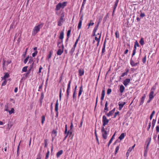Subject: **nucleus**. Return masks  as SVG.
<instances>
[{
	"instance_id": "62",
	"label": "nucleus",
	"mask_w": 159,
	"mask_h": 159,
	"mask_svg": "<svg viewBox=\"0 0 159 159\" xmlns=\"http://www.w3.org/2000/svg\"><path fill=\"white\" fill-rule=\"evenodd\" d=\"M43 69V67L41 66H40V67L39 68V72H38V73H40L41 72V70Z\"/></svg>"
},
{
	"instance_id": "12",
	"label": "nucleus",
	"mask_w": 159,
	"mask_h": 159,
	"mask_svg": "<svg viewBox=\"0 0 159 159\" xmlns=\"http://www.w3.org/2000/svg\"><path fill=\"white\" fill-rule=\"evenodd\" d=\"M58 100H57V102H56L55 105V111L57 112L56 116H58Z\"/></svg>"
},
{
	"instance_id": "42",
	"label": "nucleus",
	"mask_w": 159,
	"mask_h": 159,
	"mask_svg": "<svg viewBox=\"0 0 159 159\" xmlns=\"http://www.w3.org/2000/svg\"><path fill=\"white\" fill-rule=\"evenodd\" d=\"M71 31V29L67 31V37H68V38H69V37Z\"/></svg>"
},
{
	"instance_id": "25",
	"label": "nucleus",
	"mask_w": 159,
	"mask_h": 159,
	"mask_svg": "<svg viewBox=\"0 0 159 159\" xmlns=\"http://www.w3.org/2000/svg\"><path fill=\"white\" fill-rule=\"evenodd\" d=\"M125 89V87H124V86L123 85H121L120 86V92L121 93H123L124 91V90Z\"/></svg>"
},
{
	"instance_id": "38",
	"label": "nucleus",
	"mask_w": 159,
	"mask_h": 159,
	"mask_svg": "<svg viewBox=\"0 0 159 159\" xmlns=\"http://www.w3.org/2000/svg\"><path fill=\"white\" fill-rule=\"evenodd\" d=\"M155 113V111H153L152 112V113L151 114L150 116V120H151L152 119V117L153 116V115H154Z\"/></svg>"
},
{
	"instance_id": "57",
	"label": "nucleus",
	"mask_w": 159,
	"mask_h": 159,
	"mask_svg": "<svg viewBox=\"0 0 159 159\" xmlns=\"http://www.w3.org/2000/svg\"><path fill=\"white\" fill-rule=\"evenodd\" d=\"M31 70H29L28 71V72L25 75V76L27 77L28 75L30 73V72H31Z\"/></svg>"
},
{
	"instance_id": "54",
	"label": "nucleus",
	"mask_w": 159,
	"mask_h": 159,
	"mask_svg": "<svg viewBox=\"0 0 159 159\" xmlns=\"http://www.w3.org/2000/svg\"><path fill=\"white\" fill-rule=\"evenodd\" d=\"M84 73V71L83 70H81L80 69V76H82L83 75Z\"/></svg>"
},
{
	"instance_id": "4",
	"label": "nucleus",
	"mask_w": 159,
	"mask_h": 159,
	"mask_svg": "<svg viewBox=\"0 0 159 159\" xmlns=\"http://www.w3.org/2000/svg\"><path fill=\"white\" fill-rule=\"evenodd\" d=\"M106 39H105L102 48V55H103L104 54V52H105V47H106Z\"/></svg>"
},
{
	"instance_id": "14",
	"label": "nucleus",
	"mask_w": 159,
	"mask_h": 159,
	"mask_svg": "<svg viewBox=\"0 0 159 159\" xmlns=\"http://www.w3.org/2000/svg\"><path fill=\"white\" fill-rule=\"evenodd\" d=\"M115 134H116V132L113 134V135H112V137L110 139V141H109V143H108V145H107L108 147H109V146L110 145V144L112 142L113 140V139L114 138V137L115 136Z\"/></svg>"
},
{
	"instance_id": "5",
	"label": "nucleus",
	"mask_w": 159,
	"mask_h": 159,
	"mask_svg": "<svg viewBox=\"0 0 159 159\" xmlns=\"http://www.w3.org/2000/svg\"><path fill=\"white\" fill-rule=\"evenodd\" d=\"M64 15H62L60 17V20L58 21V25L59 26H61L62 25V22H63L64 20Z\"/></svg>"
},
{
	"instance_id": "1",
	"label": "nucleus",
	"mask_w": 159,
	"mask_h": 159,
	"mask_svg": "<svg viewBox=\"0 0 159 159\" xmlns=\"http://www.w3.org/2000/svg\"><path fill=\"white\" fill-rule=\"evenodd\" d=\"M105 126L102 125L101 129V132L102 133V137L104 139H106L107 138V135L109 134L110 128H109L108 130H106L104 128Z\"/></svg>"
},
{
	"instance_id": "39",
	"label": "nucleus",
	"mask_w": 159,
	"mask_h": 159,
	"mask_svg": "<svg viewBox=\"0 0 159 159\" xmlns=\"http://www.w3.org/2000/svg\"><path fill=\"white\" fill-rule=\"evenodd\" d=\"M120 148L119 146H117L115 149V154H116L118 152Z\"/></svg>"
},
{
	"instance_id": "2",
	"label": "nucleus",
	"mask_w": 159,
	"mask_h": 159,
	"mask_svg": "<svg viewBox=\"0 0 159 159\" xmlns=\"http://www.w3.org/2000/svg\"><path fill=\"white\" fill-rule=\"evenodd\" d=\"M43 25V24L42 23L35 26L33 30L32 35L35 36L40 31V29L42 28Z\"/></svg>"
},
{
	"instance_id": "37",
	"label": "nucleus",
	"mask_w": 159,
	"mask_h": 159,
	"mask_svg": "<svg viewBox=\"0 0 159 159\" xmlns=\"http://www.w3.org/2000/svg\"><path fill=\"white\" fill-rule=\"evenodd\" d=\"M14 109L13 108H11L10 111H8V112L10 115H11L12 113H14Z\"/></svg>"
},
{
	"instance_id": "3",
	"label": "nucleus",
	"mask_w": 159,
	"mask_h": 159,
	"mask_svg": "<svg viewBox=\"0 0 159 159\" xmlns=\"http://www.w3.org/2000/svg\"><path fill=\"white\" fill-rule=\"evenodd\" d=\"M109 122V120L107 119L105 116H103L102 118V125L105 126Z\"/></svg>"
},
{
	"instance_id": "28",
	"label": "nucleus",
	"mask_w": 159,
	"mask_h": 159,
	"mask_svg": "<svg viewBox=\"0 0 159 159\" xmlns=\"http://www.w3.org/2000/svg\"><path fill=\"white\" fill-rule=\"evenodd\" d=\"M130 64L132 67L135 66V62L133 60L132 58H131L130 60Z\"/></svg>"
},
{
	"instance_id": "43",
	"label": "nucleus",
	"mask_w": 159,
	"mask_h": 159,
	"mask_svg": "<svg viewBox=\"0 0 159 159\" xmlns=\"http://www.w3.org/2000/svg\"><path fill=\"white\" fill-rule=\"evenodd\" d=\"M33 60V57H30V59L29 60V63L31 64L33 62H34Z\"/></svg>"
},
{
	"instance_id": "9",
	"label": "nucleus",
	"mask_w": 159,
	"mask_h": 159,
	"mask_svg": "<svg viewBox=\"0 0 159 159\" xmlns=\"http://www.w3.org/2000/svg\"><path fill=\"white\" fill-rule=\"evenodd\" d=\"M70 83H71V81L70 80L69 82V83H68V85L67 88V92H67V98H68L69 93H70L69 90L70 89Z\"/></svg>"
},
{
	"instance_id": "31",
	"label": "nucleus",
	"mask_w": 159,
	"mask_h": 159,
	"mask_svg": "<svg viewBox=\"0 0 159 159\" xmlns=\"http://www.w3.org/2000/svg\"><path fill=\"white\" fill-rule=\"evenodd\" d=\"M63 50L59 49L57 52V54L58 55H61L63 52Z\"/></svg>"
},
{
	"instance_id": "61",
	"label": "nucleus",
	"mask_w": 159,
	"mask_h": 159,
	"mask_svg": "<svg viewBox=\"0 0 159 159\" xmlns=\"http://www.w3.org/2000/svg\"><path fill=\"white\" fill-rule=\"evenodd\" d=\"M145 14L144 13H141L140 14V16L142 18L144 17L145 16Z\"/></svg>"
},
{
	"instance_id": "46",
	"label": "nucleus",
	"mask_w": 159,
	"mask_h": 159,
	"mask_svg": "<svg viewBox=\"0 0 159 159\" xmlns=\"http://www.w3.org/2000/svg\"><path fill=\"white\" fill-rule=\"evenodd\" d=\"M86 0H83V1L81 6V10L83 8L84 5L85 4Z\"/></svg>"
},
{
	"instance_id": "11",
	"label": "nucleus",
	"mask_w": 159,
	"mask_h": 159,
	"mask_svg": "<svg viewBox=\"0 0 159 159\" xmlns=\"http://www.w3.org/2000/svg\"><path fill=\"white\" fill-rule=\"evenodd\" d=\"M146 97V95L144 94L143 96L141 97L140 99V101L139 105V106L142 105L144 103V100Z\"/></svg>"
},
{
	"instance_id": "23",
	"label": "nucleus",
	"mask_w": 159,
	"mask_h": 159,
	"mask_svg": "<svg viewBox=\"0 0 159 159\" xmlns=\"http://www.w3.org/2000/svg\"><path fill=\"white\" fill-rule=\"evenodd\" d=\"M57 131L56 130H53V131L52 132V140L53 139L54 137L56 136L57 135Z\"/></svg>"
},
{
	"instance_id": "48",
	"label": "nucleus",
	"mask_w": 159,
	"mask_h": 159,
	"mask_svg": "<svg viewBox=\"0 0 159 159\" xmlns=\"http://www.w3.org/2000/svg\"><path fill=\"white\" fill-rule=\"evenodd\" d=\"M92 21L91 20L90 22L88 24V25L89 26L88 28H89L90 26H92L94 25V23L91 22H92Z\"/></svg>"
},
{
	"instance_id": "64",
	"label": "nucleus",
	"mask_w": 159,
	"mask_h": 159,
	"mask_svg": "<svg viewBox=\"0 0 159 159\" xmlns=\"http://www.w3.org/2000/svg\"><path fill=\"white\" fill-rule=\"evenodd\" d=\"M156 130L157 133L159 132V125H157L156 127Z\"/></svg>"
},
{
	"instance_id": "55",
	"label": "nucleus",
	"mask_w": 159,
	"mask_h": 159,
	"mask_svg": "<svg viewBox=\"0 0 159 159\" xmlns=\"http://www.w3.org/2000/svg\"><path fill=\"white\" fill-rule=\"evenodd\" d=\"M5 80L3 81V83L2 84V86L5 85L6 84L7 81L6 80Z\"/></svg>"
},
{
	"instance_id": "50",
	"label": "nucleus",
	"mask_w": 159,
	"mask_h": 159,
	"mask_svg": "<svg viewBox=\"0 0 159 159\" xmlns=\"http://www.w3.org/2000/svg\"><path fill=\"white\" fill-rule=\"evenodd\" d=\"M111 92V89H107V93L108 95H109Z\"/></svg>"
},
{
	"instance_id": "21",
	"label": "nucleus",
	"mask_w": 159,
	"mask_h": 159,
	"mask_svg": "<svg viewBox=\"0 0 159 159\" xmlns=\"http://www.w3.org/2000/svg\"><path fill=\"white\" fill-rule=\"evenodd\" d=\"M126 133H122L120 136L119 137V139L120 140H122L125 137Z\"/></svg>"
},
{
	"instance_id": "6",
	"label": "nucleus",
	"mask_w": 159,
	"mask_h": 159,
	"mask_svg": "<svg viewBox=\"0 0 159 159\" xmlns=\"http://www.w3.org/2000/svg\"><path fill=\"white\" fill-rule=\"evenodd\" d=\"M78 40H76V42L75 43V44L73 46V47L71 48V50L70 52V54L71 55H72L73 53L75 51V48L76 46V44L78 43Z\"/></svg>"
},
{
	"instance_id": "32",
	"label": "nucleus",
	"mask_w": 159,
	"mask_h": 159,
	"mask_svg": "<svg viewBox=\"0 0 159 159\" xmlns=\"http://www.w3.org/2000/svg\"><path fill=\"white\" fill-rule=\"evenodd\" d=\"M156 122V119H153L152 120V129L155 126Z\"/></svg>"
},
{
	"instance_id": "35",
	"label": "nucleus",
	"mask_w": 159,
	"mask_h": 159,
	"mask_svg": "<svg viewBox=\"0 0 159 159\" xmlns=\"http://www.w3.org/2000/svg\"><path fill=\"white\" fill-rule=\"evenodd\" d=\"M9 106L8 105V103H7L6 105L5 106V109L4 110L5 111H8V108H9Z\"/></svg>"
},
{
	"instance_id": "44",
	"label": "nucleus",
	"mask_w": 159,
	"mask_h": 159,
	"mask_svg": "<svg viewBox=\"0 0 159 159\" xmlns=\"http://www.w3.org/2000/svg\"><path fill=\"white\" fill-rule=\"evenodd\" d=\"M146 55H145L144 57L143 58V59H142V61L144 64L145 63V62H146Z\"/></svg>"
},
{
	"instance_id": "49",
	"label": "nucleus",
	"mask_w": 159,
	"mask_h": 159,
	"mask_svg": "<svg viewBox=\"0 0 159 159\" xmlns=\"http://www.w3.org/2000/svg\"><path fill=\"white\" fill-rule=\"evenodd\" d=\"M61 88L60 89V93H59V99L61 101Z\"/></svg>"
},
{
	"instance_id": "26",
	"label": "nucleus",
	"mask_w": 159,
	"mask_h": 159,
	"mask_svg": "<svg viewBox=\"0 0 159 159\" xmlns=\"http://www.w3.org/2000/svg\"><path fill=\"white\" fill-rule=\"evenodd\" d=\"M114 113L112 111H111L108 112V113H107L106 112L105 113V114L107 117H109L112 116L114 114Z\"/></svg>"
},
{
	"instance_id": "52",
	"label": "nucleus",
	"mask_w": 159,
	"mask_h": 159,
	"mask_svg": "<svg viewBox=\"0 0 159 159\" xmlns=\"http://www.w3.org/2000/svg\"><path fill=\"white\" fill-rule=\"evenodd\" d=\"M29 58V56H28L24 60V63L25 64H26Z\"/></svg>"
},
{
	"instance_id": "7",
	"label": "nucleus",
	"mask_w": 159,
	"mask_h": 159,
	"mask_svg": "<svg viewBox=\"0 0 159 159\" xmlns=\"http://www.w3.org/2000/svg\"><path fill=\"white\" fill-rule=\"evenodd\" d=\"M65 134H67L66 136L65 137V139H66V138L67 137V136H68V134H70V135H71L72 134L71 132L70 133L69 131L67 132V125H65Z\"/></svg>"
},
{
	"instance_id": "59",
	"label": "nucleus",
	"mask_w": 159,
	"mask_h": 159,
	"mask_svg": "<svg viewBox=\"0 0 159 159\" xmlns=\"http://www.w3.org/2000/svg\"><path fill=\"white\" fill-rule=\"evenodd\" d=\"M66 5V2H64L62 4V7H64Z\"/></svg>"
},
{
	"instance_id": "41",
	"label": "nucleus",
	"mask_w": 159,
	"mask_h": 159,
	"mask_svg": "<svg viewBox=\"0 0 159 159\" xmlns=\"http://www.w3.org/2000/svg\"><path fill=\"white\" fill-rule=\"evenodd\" d=\"M28 67V66H25L22 69V71L25 72H26L27 71V68Z\"/></svg>"
},
{
	"instance_id": "17",
	"label": "nucleus",
	"mask_w": 159,
	"mask_h": 159,
	"mask_svg": "<svg viewBox=\"0 0 159 159\" xmlns=\"http://www.w3.org/2000/svg\"><path fill=\"white\" fill-rule=\"evenodd\" d=\"M61 7H62V4L59 3L56 6L55 10L56 11H58L60 9Z\"/></svg>"
},
{
	"instance_id": "10",
	"label": "nucleus",
	"mask_w": 159,
	"mask_h": 159,
	"mask_svg": "<svg viewBox=\"0 0 159 159\" xmlns=\"http://www.w3.org/2000/svg\"><path fill=\"white\" fill-rule=\"evenodd\" d=\"M125 104L126 102H123L121 103H120V102H119L118 103V105L119 106V110L120 111L121 110L122 108Z\"/></svg>"
},
{
	"instance_id": "40",
	"label": "nucleus",
	"mask_w": 159,
	"mask_h": 159,
	"mask_svg": "<svg viewBox=\"0 0 159 159\" xmlns=\"http://www.w3.org/2000/svg\"><path fill=\"white\" fill-rule=\"evenodd\" d=\"M119 113H120V112L119 111H117L116 112H115V113L114 115L113 116V118H115L117 115H119Z\"/></svg>"
},
{
	"instance_id": "53",
	"label": "nucleus",
	"mask_w": 159,
	"mask_h": 159,
	"mask_svg": "<svg viewBox=\"0 0 159 159\" xmlns=\"http://www.w3.org/2000/svg\"><path fill=\"white\" fill-rule=\"evenodd\" d=\"M49 151L48 150V152L46 154L45 159H47V158L49 156Z\"/></svg>"
},
{
	"instance_id": "13",
	"label": "nucleus",
	"mask_w": 159,
	"mask_h": 159,
	"mask_svg": "<svg viewBox=\"0 0 159 159\" xmlns=\"http://www.w3.org/2000/svg\"><path fill=\"white\" fill-rule=\"evenodd\" d=\"M108 104L107 101H106L105 104V108L103 111L104 112L106 113L108 111V109L107 107Z\"/></svg>"
},
{
	"instance_id": "63",
	"label": "nucleus",
	"mask_w": 159,
	"mask_h": 159,
	"mask_svg": "<svg viewBox=\"0 0 159 159\" xmlns=\"http://www.w3.org/2000/svg\"><path fill=\"white\" fill-rule=\"evenodd\" d=\"M151 126V122H150L149 123V125H148V127L147 128V130H149V129H150V127Z\"/></svg>"
},
{
	"instance_id": "34",
	"label": "nucleus",
	"mask_w": 159,
	"mask_h": 159,
	"mask_svg": "<svg viewBox=\"0 0 159 159\" xmlns=\"http://www.w3.org/2000/svg\"><path fill=\"white\" fill-rule=\"evenodd\" d=\"M139 43L140 44L142 45H143L144 44V42L143 40V38H141L140 40L139 41Z\"/></svg>"
},
{
	"instance_id": "15",
	"label": "nucleus",
	"mask_w": 159,
	"mask_h": 159,
	"mask_svg": "<svg viewBox=\"0 0 159 159\" xmlns=\"http://www.w3.org/2000/svg\"><path fill=\"white\" fill-rule=\"evenodd\" d=\"M148 147L147 146H145L144 147V156L145 157H146L147 156V154L148 152Z\"/></svg>"
},
{
	"instance_id": "47",
	"label": "nucleus",
	"mask_w": 159,
	"mask_h": 159,
	"mask_svg": "<svg viewBox=\"0 0 159 159\" xmlns=\"http://www.w3.org/2000/svg\"><path fill=\"white\" fill-rule=\"evenodd\" d=\"M42 119L41 123H42V124H43L44 123V122L45 120V117L44 116H43L42 117Z\"/></svg>"
},
{
	"instance_id": "51",
	"label": "nucleus",
	"mask_w": 159,
	"mask_h": 159,
	"mask_svg": "<svg viewBox=\"0 0 159 159\" xmlns=\"http://www.w3.org/2000/svg\"><path fill=\"white\" fill-rule=\"evenodd\" d=\"M37 53L38 51H35V52L32 54V56L33 57H35L37 55Z\"/></svg>"
},
{
	"instance_id": "8",
	"label": "nucleus",
	"mask_w": 159,
	"mask_h": 159,
	"mask_svg": "<svg viewBox=\"0 0 159 159\" xmlns=\"http://www.w3.org/2000/svg\"><path fill=\"white\" fill-rule=\"evenodd\" d=\"M130 80L129 79V78H127L123 82V84H124V85L126 87L127 85L128 84L130 83Z\"/></svg>"
},
{
	"instance_id": "18",
	"label": "nucleus",
	"mask_w": 159,
	"mask_h": 159,
	"mask_svg": "<svg viewBox=\"0 0 159 159\" xmlns=\"http://www.w3.org/2000/svg\"><path fill=\"white\" fill-rule=\"evenodd\" d=\"M151 138V137L148 138L146 141V143H147L146 146L149 147L150 143Z\"/></svg>"
},
{
	"instance_id": "33",
	"label": "nucleus",
	"mask_w": 159,
	"mask_h": 159,
	"mask_svg": "<svg viewBox=\"0 0 159 159\" xmlns=\"http://www.w3.org/2000/svg\"><path fill=\"white\" fill-rule=\"evenodd\" d=\"M9 74L7 73H5V75L3 77V80H6V78L9 77Z\"/></svg>"
},
{
	"instance_id": "19",
	"label": "nucleus",
	"mask_w": 159,
	"mask_h": 159,
	"mask_svg": "<svg viewBox=\"0 0 159 159\" xmlns=\"http://www.w3.org/2000/svg\"><path fill=\"white\" fill-rule=\"evenodd\" d=\"M153 94L154 91H151V92L149 93V98H150V99H152L154 97Z\"/></svg>"
},
{
	"instance_id": "36",
	"label": "nucleus",
	"mask_w": 159,
	"mask_h": 159,
	"mask_svg": "<svg viewBox=\"0 0 159 159\" xmlns=\"http://www.w3.org/2000/svg\"><path fill=\"white\" fill-rule=\"evenodd\" d=\"M115 34L116 38H119V32L118 30L116 31Z\"/></svg>"
},
{
	"instance_id": "29",
	"label": "nucleus",
	"mask_w": 159,
	"mask_h": 159,
	"mask_svg": "<svg viewBox=\"0 0 159 159\" xmlns=\"http://www.w3.org/2000/svg\"><path fill=\"white\" fill-rule=\"evenodd\" d=\"M98 26H99V23H98L96 26L94 28V29L93 30V33H96L97 30H98Z\"/></svg>"
},
{
	"instance_id": "27",
	"label": "nucleus",
	"mask_w": 159,
	"mask_h": 159,
	"mask_svg": "<svg viewBox=\"0 0 159 159\" xmlns=\"http://www.w3.org/2000/svg\"><path fill=\"white\" fill-rule=\"evenodd\" d=\"M63 153V151L62 150H61L59 151L56 154L57 157H59L60 155L62 154Z\"/></svg>"
},
{
	"instance_id": "22",
	"label": "nucleus",
	"mask_w": 159,
	"mask_h": 159,
	"mask_svg": "<svg viewBox=\"0 0 159 159\" xmlns=\"http://www.w3.org/2000/svg\"><path fill=\"white\" fill-rule=\"evenodd\" d=\"M119 0H116L115 2V4L114 6L113 7V10H116V7L118 5V3Z\"/></svg>"
},
{
	"instance_id": "60",
	"label": "nucleus",
	"mask_w": 159,
	"mask_h": 159,
	"mask_svg": "<svg viewBox=\"0 0 159 159\" xmlns=\"http://www.w3.org/2000/svg\"><path fill=\"white\" fill-rule=\"evenodd\" d=\"M19 145L18 146L17 150V156H19Z\"/></svg>"
},
{
	"instance_id": "16",
	"label": "nucleus",
	"mask_w": 159,
	"mask_h": 159,
	"mask_svg": "<svg viewBox=\"0 0 159 159\" xmlns=\"http://www.w3.org/2000/svg\"><path fill=\"white\" fill-rule=\"evenodd\" d=\"M105 95V90H104V89L102 90V93H101V100H103L104 99V96Z\"/></svg>"
},
{
	"instance_id": "24",
	"label": "nucleus",
	"mask_w": 159,
	"mask_h": 159,
	"mask_svg": "<svg viewBox=\"0 0 159 159\" xmlns=\"http://www.w3.org/2000/svg\"><path fill=\"white\" fill-rule=\"evenodd\" d=\"M64 33L63 31L61 32L60 34V35L59 37V39H60L62 40L64 38Z\"/></svg>"
},
{
	"instance_id": "58",
	"label": "nucleus",
	"mask_w": 159,
	"mask_h": 159,
	"mask_svg": "<svg viewBox=\"0 0 159 159\" xmlns=\"http://www.w3.org/2000/svg\"><path fill=\"white\" fill-rule=\"evenodd\" d=\"M34 62H33L32 63V64H31V65H30V69L29 70H31V69L33 68V64H34Z\"/></svg>"
},
{
	"instance_id": "45",
	"label": "nucleus",
	"mask_w": 159,
	"mask_h": 159,
	"mask_svg": "<svg viewBox=\"0 0 159 159\" xmlns=\"http://www.w3.org/2000/svg\"><path fill=\"white\" fill-rule=\"evenodd\" d=\"M48 139H45L44 140V143H45V145H44V147H46L47 146V145H48Z\"/></svg>"
},
{
	"instance_id": "30",
	"label": "nucleus",
	"mask_w": 159,
	"mask_h": 159,
	"mask_svg": "<svg viewBox=\"0 0 159 159\" xmlns=\"http://www.w3.org/2000/svg\"><path fill=\"white\" fill-rule=\"evenodd\" d=\"M102 32H101L100 35L98 38H97V37H95V40H96L97 42H99L100 41V39L101 37Z\"/></svg>"
},
{
	"instance_id": "20",
	"label": "nucleus",
	"mask_w": 159,
	"mask_h": 159,
	"mask_svg": "<svg viewBox=\"0 0 159 159\" xmlns=\"http://www.w3.org/2000/svg\"><path fill=\"white\" fill-rule=\"evenodd\" d=\"M126 72H124V73H123L121 76V77H123L125 75H127L128 74V72L129 71V69H125Z\"/></svg>"
},
{
	"instance_id": "56",
	"label": "nucleus",
	"mask_w": 159,
	"mask_h": 159,
	"mask_svg": "<svg viewBox=\"0 0 159 159\" xmlns=\"http://www.w3.org/2000/svg\"><path fill=\"white\" fill-rule=\"evenodd\" d=\"M134 46H135L136 47L137 46L138 47L139 46V44L137 41H136L134 42Z\"/></svg>"
}]
</instances>
